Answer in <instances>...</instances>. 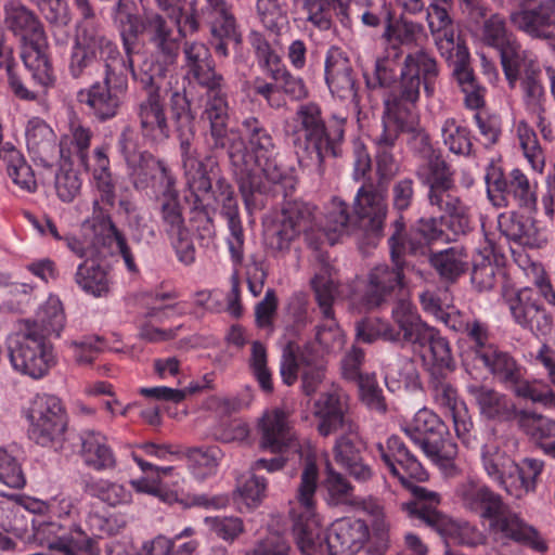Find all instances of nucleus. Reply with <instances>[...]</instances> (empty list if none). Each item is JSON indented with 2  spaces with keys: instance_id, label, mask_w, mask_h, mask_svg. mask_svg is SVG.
Instances as JSON below:
<instances>
[{
  "instance_id": "f257e3e1",
  "label": "nucleus",
  "mask_w": 555,
  "mask_h": 555,
  "mask_svg": "<svg viewBox=\"0 0 555 555\" xmlns=\"http://www.w3.org/2000/svg\"><path fill=\"white\" fill-rule=\"evenodd\" d=\"M422 145L427 162L420 165L416 176L427 189L429 207L439 216L421 217L408 232L405 230L406 254L427 256L434 242H450L472 230L469 207L461 198L455 184L454 172L440 153H436L426 133L415 138Z\"/></svg>"
},
{
  "instance_id": "f03ea898",
  "label": "nucleus",
  "mask_w": 555,
  "mask_h": 555,
  "mask_svg": "<svg viewBox=\"0 0 555 555\" xmlns=\"http://www.w3.org/2000/svg\"><path fill=\"white\" fill-rule=\"evenodd\" d=\"M169 105L171 119L178 133L185 183L196 197V202L199 201L202 195L211 194L215 203L220 206V212L228 223L227 244L231 260L235 266H240L244 260L245 235L234 189L224 177H219L212 184L211 176H215L219 165L212 154L202 156L194 144L195 116L184 88L170 90Z\"/></svg>"
},
{
  "instance_id": "7ed1b4c3",
  "label": "nucleus",
  "mask_w": 555,
  "mask_h": 555,
  "mask_svg": "<svg viewBox=\"0 0 555 555\" xmlns=\"http://www.w3.org/2000/svg\"><path fill=\"white\" fill-rule=\"evenodd\" d=\"M378 455L390 474L413 494V500L401 504V509L413 521L433 529L444 539L455 543L477 546L485 543V535L467 521H456L438 511L440 495L424 487L413 485L410 479L425 481L428 477L423 465L398 436L387 439L386 446L377 444Z\"/></svg>"
},
{
  "instance_id": "20e7f679",
  "label": "nucleus",
  "mask_w": 555,
  "mask_h": 555,
  "mask_svg": "<svg viewBox=\"0 0 555 555\" xmlns=\"http://www.w3.org/2000/svg\"><path fill=\"white\" fill-rule=\"evenodd\" d=\"M243 164L237 165L235 182L247 208L256 194L272 192L284 199L296 186L295 177L278 163L279 150L270 129L255 116L242 121Z\"/></svg>"
},
{
  "instance_id": "39448f33",
  "label": "nucleus",
  "mask_w": 555,
  "mask_h": 555,
  "mask_svg": "<svg viewBox=\"0 0 555 555\" xmlns=\"http://www.w3.org/2000/svg\"><path fill=\"white\" fill-rule=\"evenodd\" d=\"M64 324L61 301L50 298L33 320L24 321V327L11 341L9 349L13 369L36 380L46 377L56 364V356L48 337L53 334L59 337Z\"/></svg>"
},
{
  "instance_id": "423d86ee",
  "label": "nucleus",
  "mask_w": 555,
  "mask_h": 555,
  "mask_svg": "<svg viewBox=\"0 0 555 555\" xmlns=\"http://www.w3.org/2000/svg\"><path fill=\"white\" fill-rule=\"evenodd\" d=\"M455 495L463 508L488 521L490 533L498 539L513 541L540 553L547 550L539 531L483 482L465 479L457 485Z\"/></svg>"
},
{
  "instance_id": "0eeeda50",
  "label": "nucleus",
  "mask_w": 555,
  "mask_h": 555,
  "mask_svg": "<svg viewBox=\"0 0 555 555\" xmlns=\"http://www.w3.org/2000/svg\"><path fill=\"white\" fill-rule=\"evenodd\" d=\"M387 212L386 188L367 180L354 196V216L350 215L346 202L334 197L326 208L323 230L332 244L346 234L361 236L369 245H376L383 236Z\"/></svg>"
},
{
  "instance_id": "6e6552de",
  "label": "nucleus",
  "mask_w": 555,
  "mask_h": 555,
  "mask_svg": "<svg viewBox=\"0 0 555 555\" xmlns=\"http://www.w3.org/2000/svg\"><path fill=\"white\" fill-rule=\"evenodd\" d=\"M347 115L334 113L326 127L321 107L313 102L301 104L296 112L299 126L298 163L304 169L323 177L325 159L341 156Z\"/></svg>"
},
{
  "instance_id": "1a4fd4ad",
  "label": "nucleus",
  "mask_w": 555,
  "mask_h": 555,
  "mask_svg": "<svg viewBox=\"0 0 555 555\" xmlns=\"http://www.w3.org/2000/svg\"><path fill=\"white\" fill-rule=\"evenodd\" d=\"M350 398L341 389L322 393L313 404V415L318 421L320 436L336 435L333 457L341 468L363 457L365 442L360 435V426L353 417Z\"/></svg>"
},
{
  "instance_id": "9d476101",
  "label": "nucleus",
  "mask_w": 555,
  "mask_h": 555,
  "mask_svg": "<svg viewBox=\"0 0 555 555\" xmlns=\"http://www.w3.org/2000/svg\"><path fill=\"white\" fill-rule=\"evenodd\" d=\"M92 177L100 199L93 202L92 216L90 218L95 245L107 247L112 253L118 251L130 272H137L138 268L127 244L124 233L113 222L111 214L101 206V203L113 207L116 201L115 182L109 166L108 145L102 144L93 151Z\"/></svg>"
},
{
  "instance_id": "9b49d317",
  "label": "nucleus",
  "mask_w": 555,
  "mask_h": 555,
  "mask_svg": "<svg viewBox=\"0 0 555 555\" xmlns=\"http://www.w3.org/2000/svg\"><path fill=\"white\" fill-rule=\"evenodd\" d=\"M388 238L391 264L380 263L367 272L365 276L363 300L370 308L395 304L408 295V283L404 274L406 261L405 222L400 216L391 224Z\"/></svg>"
},
{
  "instance_id": "f8f14e48",
  "label": "nucleus",
  "mask_w": 555,
  "mask_h": 555,
  "mask_svg": "<svg viewBox=\"0 0 555 555\" xmlns=\"http://www.w3.org/2000/svg\"><path fill=\"white\" fill-rule=\"evenodd\" d=\"M391 320L408 345L428 350L424 358L436 357L440 362L450 360V344L440 332L422 321L415 306L405 298L395 302Z\"/></svg>"
},
{
  "instance_id": "ddd939ff",
  "label": "nucleus",
  "mask_w": 555,
  "mask_h": 555,
  "mask_svg": "<svg viewBox=\"0 0 555 555\" xmlns=\"http://www.w3.org/2000/svg\"><path fill=\"white\" fill-rule=\"evenodd\" d=\"M371 88L389 87L384 104L387 112L405 124L412 120L418 122L417 103L421 98V86L402 67L397 80L392 81V73L384 62L377 61L375 81L367 80Z\"/></svg>"
},
{
  "instance_id": "4468645a",
  "label": "nucleus",
  "mask_w": 555,
  "mask_h": 555,
  "mask_svg": "<svg viewBox=\"0 0 555 555\" xmlns=\"http://www.w3.org/2000/svg\"><path fill=\"white\" fill-rule=\"evenodd\" d=\"M31 527L35 541L50 550L64 555H78L79 552L101 555L98 541L90 538L79 526L66 527L49 516H34Z\"/></svg>"
},
{
  "instance_id": "2eb2a0df",
  "label": "nucleus",
  "mask_w": 555,
  "mask_h": 555,
  "mask_svg": "<svg viewBox=\"0 0 555 555\" xmlns=\"http://www.w3.org/2000/svg\"><path fill=\"white\" fill-rule=\"evenodd\" d=\"M311 287L323 319V323L317 326L315 339L326 351L340 348L343 334L333 309L338 295V284L330 266H322L320 272L315 273L311 280Z\"/></svg>"
},
{
  "instance_id": "dca6fc26",
  "label": "nucleus",
  "mask_w": 555,
  "mask_h": 555,
  "mask_svg": "<svg viewBox=\"0 0 555 555\" xmlns=\"http://www.w3.org/2000/svg\"><path fill=\"white\" fill-rule=\"evenodd\" d=\"M485 444L480 453L482 468L487 476L506 491V487L518 472V464L513 459L517 440L508 435H501L494 427L485 430Z\"/></svg>"
},
{
  "instance_id": "f3484780",
  "label": "nucleus",
  "mask_w": 555,
  "mask_h": 555,
  "mask_svg": "<svg viewBox=\"0 0 555 555\" xmlns=\"http://www.w3.org/2000/svg\"><path fill=\"white\" fill-rule=\"evenodd\" d=\"M485 179L488 186V196L494 205H502L495 202V196L492 194L498 192L501 202H505V205L513 202L519 208L528 211L535 210L538 204L537 185L531 183L520 169L514 168L507 176H504L495 166L490 165Z\"/></svg>"
},
{
  "instance_id": "a211bd4d",
  "label": "nucleus",
  "mask_w": 555,
  "mask_h": 555,
  "mask_svg": "<svg viewBox=\"0 0 555 555\" xmlns=\"http://www.w3.org/2000/svg\"><path fill=\"white\" fill-rule=\"evenodd\" d=\"M29 437L40 446H49L66 429V415L61 400L53 395H36L28 410Z\"/></svg>"
},
{
  "instance_id": "6ab92c4d",
  "label": "nucleus",
  "mask_w": 555,
  "mask_h": 555,
  "mask_svg": "<svg viewBox=\"0 0 555 555\" xmlns=\"http://www.w3.org/2000/svg\"><path fill=\"white\" fill-rule=\"evenodd\" d=\"M105 76L103 82H95L77 93V101L89 108L98 120L105 121L114 118L122 103V94L127 88L126 80L116 78L118 83L112 87L116 77V64L105 63Z\"/></svg>"
},
{
  "instance_id": "aec40b11",
  "label": "nucleus",
  "mask_w": 555,
  "mask_h": 555,
  "mask_svg": "<svg viewBox=\"0 0 555 555\" xmlns=\"http://www.w3.org/2000/svg\"><path fill=\"white\" fill-rule=\"evenodd\" d=\"M507 305L514 322L534 336H547L552 332L553 318L541 304L535 289L520 288L507 299Z\"/></svg>"
},
{
  "instance_id": "412c9836",
  "label": "nucleus",
  "mask_w": 555,
  "mask_h": 555,
  "mask_svg": "<svg viewBox=\"0 0 555 555\" xmlns=\"http://www.w3.org/2000/svg\"><path fill=\"white\" fill-rule=\"evenodd\" d=\"M431 364L428 370V392L435 404L449 413L452 421L468 413L466 403L460 398L456 388L451 383L449 372L454 369L452 351L450 350V360L446 363L440 362L436 357H427Z\"/></svg>"
},
{
  "instance_id": "4be33fe9",
  "label": "nucleus",
  "mask_w": 555,
  "mask_h": 555,
  "mask_svg": "<svg viewBox=\"0 0 555 555\" xmlns=\"http://www.w3.org/2000/svg\"><path fill=\"white\" fill-rule=\"evenodd\" d=\"M103 37H74L72 46L68 70L73 78L78 79L93 69H98L102 65L108 63L107 59H112L111 64L116 66H126L124 61L117 60L118 51L109 43L103 47Z\"/></svg>"
},
{
  "instance_id": "5701e85b",
  "label": "nucleus",
  "mask_w": 555,
  "mask_h": 555,
  "mask_svg": "<svg viewBox=\"0 0 555 555\" xmlns=\"http://www.w3.org/2000/svg\"><path fill=\"white\" fill-rule=\"evenodd\" d=\"M366 522L359 518L344 517L335 520L326 530V555H354L369 540Z\"/></svg>"
},
{
  "instance_id": "b1692460",
  "label": "nucleus",
  "mask_w": 555,
  "mask_h": 555,
  "mask_svg": "<svg viewBox=\"0 0 555 555\" xmlns=\"http://www.w3.org/2000/svg\"><path fill=\"white\" fill-rule=\"evenodd\" d=\"M325 81L333 96L349 101L359 108L358 85L349 59L337 48H332L325 60Z\"/></svg>"
},
{
  "instance_id": "393cba45",
  "label": "nucleus",
  "mask_w": 555,
  "mask_h": 555,
  "mask_svg": "<svg viewBox=\"0 0 555 555\" xmlns=\"http://www.w3.org/2000/svg\"><path fill=\"white\" fill-rule=\"evenodd\" d=\"M25 137L28 153L37 165L48 168L67 157L52 128L39 117L28 120Z\"/></svg>"
},
{
  "instance_id": "a878e982",
  "label": "nucleus",
  "mask_w": 555,
  "mask_h": 555,
  "mask_svg": "<svg viewBox=\"0 0 555 555\" xmlns=\"http://www.w3.org/2000/svg\"><path fill=\"white\" fill-rule=\"evenodd\" d=\"M127 171L129 180L137 191L153 188L155 192L176 184V178L166 162L150 152L143 153V156L128 164Z\"/></svg>"
},
{
  "instance_id": "bb28decb",
  "label": "nucleus",
  "mask_w": 555,
  "mask_h": 555,
  "mask_svg": "<svg viewBox=\"0 0 555 555\" xmlns=\"http://www.w3.org/2000/svg\"><path fill=\"white\" fill-rule=\"evenodd\" d=\"M482 417L496 422H508L518 417L515 403L506 395L480 383L466 386Z\"/></svg>"
},
{
  "instance_id": "cd10ccee",
  "label": "nucleus",
  "mask_w": 555,
  "mask_h": 555,
  "mask_svg": "<svg viewBox=\"0 0 555 555\" xmlns=\"http://www.w3.org/2000/svg\"><path fill=\"white\" fill-rule=\"evenodd\" d=\"M259 430L260 447L273 453H283L294 444L296 439L288 415L281 409L266 412L260 421Z\"/></svg>"
},
{
  "instance_id": "c85d7f7f",
  "label": "nucleus",
  "mask_w": 555,
  "mask_h": 555,
  "mask_svg": "<svg viewBox=\"0 0 555 555\" xmlns=\"http://www.w3.org/2000/svg\"><path fill=\"white\" fill-rule=\"evenodd\" d=\"M500 233L509 242L524 248H541L546 237L534 220L516 212L500 214L498 217Z\"/></svg>"
},
{
  "instance_id": "c756f323",
  "label": "nucleus",
  "mask_w": 555,
  "mask_h": 555,
  "mask_svg": "<svg viewBox=\"0 0 555 555\" xmlns=\"http://www.w3.org/2000/svg\"><path fill=\"white\" fill-rule=\"evenodd\" d=\"M21 57L33 79L48 88L54 85L55 76L49 59L47 37H22Z\"/></svg>"
},
{
  "instance_id": "7c9ffc66",
  "label": "nucleus",
  "mask_w": 555,
  "mask_h": 555,
  "mask_svg": "<svg viewBox=\"0 0 555 555\" xmlns=\"http://www.w3.org/2000/svg\"><path fill=\"white\" fill-rule=\"evenodd\" d=\"M138 117L145 138L153 142H164L170 137L165 107L157 90L147 91L146 98L139 103Z\"/></svg>"
},
{
  "instance_id": "2f4dec72",
  "label": "nucleus",
  "mask_w": 555,
  "mask_h": 555,
  "mask_svg": "<svg viewBox=\"0 0 555 555\" xmlns=\"http://www.w3.org/2000/svg\"><path fill=\"white\" fill-rule=\"evenodd\" d=\"M79 454L87 467L95 472L113 470L117 467L116 455L104 434L83 429L79 434Z\"/></svg>"
},
{
  "instance_id": "473e14b6",
  "label": "nucleus",
  "mask_w": 555,
  "mask_h": 555,
  "mask_svg": "<svg viewBox=\"0 0 555 555\" xmlns=\"http://www.w3.org/2000/svg\"><path fill=\"white\" fill-rule=\"evenodd\" d=\"M506 1L511 9H520L519 12L511 13L512 23L520 31L534 33L555 23V0H547L534 10H529L534 0Z\"/></svg>"
},
{
  "instance_id": "72a5a7b5",
  "label": "nucleus",
  "mask_w": 555,
  "mask_h": 555,
  "mask_svg": "<svg viewBox=\"0 0 555 555\" xmlns=\"http://www.w3.org/2000/svg\"><path fill=\"white\" fill-rule=\"evenodd\" d=\"M429 264L440 281L444 284H454L464 275L470 264L467 250L462 246H452L427 254Z\"/></svg>"
},
{
  "instance_id": "f704fd0d",
  "label": "nucleus",
  "mask_w": 555,
  "mask_h": 555,
  "mask_svg": "<svg viewBox=\"0 0 555 555\" xmlns=\"http://www.w3.org/2000/svg\"><path fill=\"white\" fill-rule=\"evenodd\" d=\"M401 67L423 87L426 98H434L440 77V68L437 60L431 54L423 49L411 52L406 54Z\"/></svg>"
},
{
  "instance_id": "c9c22d12",
  "label": "nucleus",
  "mask_w": 555,
  "mask_h": 555,
  "mask_svg": "<svg viewBox=\"0 0 555 555\" xmlns=\"http://www.w3.org/2000/svg\"><path fill=\"white\" fill-rule=\"evenodd\" d=\"M206 144L210 152L225 150L229 158L230 170L235 179L238 164H243V154L240 149L243 147V137L235 128L229 127V121L214 122L209 125L206 133Z\"/></svg>"
},
{
  "instance_id": "e433bc0d",
  "label": "nucleus",
  "mask_w": 555,
  "mask_h": 555,
  "mask_svg": "<svg viewBox=\"0 0 555 555\" xmlns=\"http://www.w3.org/2000/svg\"><path fill=\"white\" fill-rule=\"evenodd\" d=\"M115 24L120 35H170L172 28L167 25L166 20L158 13L150 11L143 16L132 14L119 9L115 15Z\"/></svg>"
},
{
  "instance_id": "4c0bfd02",
  "label": "nucleus",
  "mask_w": 555,
  "mask_h": 555,
  "mask_svg": "<svg viewBox=\"0 0 555 555\" xmlns=\"http://www.w3.org/2000/svg\"><path fill=\"white\" fill-rule=\"evenodd\" d=\"M489 372L506 388L512 389L524 376L522 367L506 351L493 345L478 359Z\"/></svg>"
},
{
  "instance_id": "58836bf2",
  "label": "nucleus",
  "mask_w": 555,
  "mask_h": 555,
  "mask_svg": "<svg viewBox=\"0 0 555 555\" xmlns=\"http://www.w3.org/2000/svg\"><path fill=\"white\" fill-rule=\"evenodd\" d=\"M184 54L190 68L189 73L198 85L218 86L222 76L215 72L210 52L204 43L197 41L185 43Z\"/></svg>"
},
{
  "instance_id": "ea45409f",
  "label": "nucleus",
  "mask_w": 555,
  "mask_h": 555,
  "mask_svg": "<svg viewBox=\"0 0 555 555\" xmlns=\"http://www.w3.org/2000/svg\"><path fill=\"white\" fill-rule=\"evenodd\" d=\"M164 229L168 235L188 230L179 202L176 184L155 191Z\"/></svg>"
},
{
  "instance_id": "a19ab883",
  "label": "nucleus",
  "mask_w": 555,
  "mask_h": 555,
  "mask_svg": "<svg viewBox=\"0 0 555 555\" xmlns=\"http://www.w3.org/2000/svg\"><path fill=\"white\" fill-rule=\"evenodd\" d=\"M0 158L7 164V172L13 183L26 192H35L37 182L31 167L27 164L21 151L7 142L0 150Z\"/></svg>"
},
{
  "instance_id": "79ce46f5",
  "label": "nucleus",
  "mask_w": 555,
  "mask_h": 555,
  "mask_svg": "<svg viewBox=\"0 0 555 555\" xmlns=\"http://www.w3.org/2000/svg\"><path fill=\"white\" fill-rule=\"evenodd\" d=\"M384 379L391 391L401 389H416L420 387V376L415 363L406 357H397L384 369Z\"/></svg>"
},
{
  "instance_id": "37998d69",
  "label": "nucleus",
  "mask_w": 555,
  "mask_h": 555,
  "mask_svg": "<svg viewBox=\"0 0 555 555\" xmlns=\"http://www.w3.org/2000/svg\"><path fill=\"white\" fill-rule=\"evenodd\" d=\"M487 246L479 253L473 262L470 281L478 292H486L493 288L499 272L498 266L492 258L495 257V244L486 234Z\"/></svg>"
},
{
  "instance_id": "c03bdc74",
  "label": "nucleus",
  "mask_w": 555,
  "mask_h": 555,
  "mask_svg": "<svg viewBox=\"0 0 555 555\" xmlns=\"http://www.w3.org/2000/svg\"><path fill=\"white\" fill-rule=\"evenodd\" d=\"M403 431L415 444L436 435H447V426L431 410L420 409L413 418L403 427Z\"/></svg>"
},
{
  "instance_id": "a18cd8bd",
  "label": "nucleus",
  "mask_w": 555,
  "mask_h": 555,
  "mask_svg": "<svg viewBox=\"0 0 555 555\" xmlns=\"http://www.w3.org/2000/svg\"><path fill=\"white\" fill-rule=\"evenodd\" d=\"M4 23L8 29L15 35H43V27L39 18L17 0H10L4 5Z\"/></svg>"
},
{
  "instance_id": "49530a36",
  "label": "nucleus",
  "mask_w": 555,
  "mask_h": 555,
  "mask_svg": "<svg viewBox=\"0 0 555 555\" xmlns=\"http://www.w3.org/2000/svg\"><path fill=\"white\" fill-rule=\"evenodd\" d=\"M543 467L544 463L541 460L524 459L521 464H518V472L513 474L506 487L507 494L520 499L530 492H534Z\"/></svg>"
},
{
  "instance_id": "de8ad7c7",
  "label": "nucleus",
  "mask_w": 555,
  "mask_h": 555,
  "mask_svg": "<svg viewBox=\"0 0 555 555\" xmlns=\"http://www.w3.org/2000/svg\"><path fill=\"white\" fill-rule=\"evenodd\" d=\"M83 490L111 506L128 504L132 501L131 490L126 486L102 478L87 476L82 479Z\"/></svg>"
},
{
  "instance_id": "09e8293b",
  "label": "nucleus",
  "mask_w": 555,
  "mask_h": 555,
  "mask_svg": "<svg viewBox=\"0 0 555 555\" xmlns=\"http://www.w3.org/2000/svg\"><path fill=\"white\" fill-rule=\"evenodd\" d=\"M75 282L86 293L102 297L109 292L107 271L95 261L86 260L80 263L75 273Z\"/></svg>"
},
{
  "instance_id": "8fccbe9b",
  "label": "nucleus",
  "mask_w": 555,
  "mask_h": 555,
  "mask_svg": "<svg viewBox=\"0 0 555 555\" xmlns=\"http://www.w3.org/2000/svg\"><path fill=\"white\" fill-rule=\"evenodd\" d=\"M294 533L301 555H326L325 532L322 531L314 520L296 524Z\"/></svg>"
},
{
  "instance_id": "3c124183",
  "label": "nucleus",
  "mask_w": 555,
  "mask_h": 555,
  "mask_svg": "<svg viewBox=\"0 0 555 555\" xmlns=\"http://www.w3.org/2000/svg\"><path fill=\"white\" fill-rule=\"evenodd\" d=\"M425 455L436 465L441 468L448 469L453 466V462L457 454V446L447 435H436L427 438L424 442L418 444Z\"/></svg>"
},
{
  "instance_id": "603ef678",
  "label": "nucleus",
  "mask_w": 555,
  "mask_h": 555,
  "mask_svg": "<svg viewBox=\"0 0 555 555\" xmlns=\"http://www.w3.org/2000/svg\"><path fill=\"white\" fill-rule=\"evenodd\" d=\"M441 137L448 150L461 156H470L473 140L470 130L454 118H447L441 126Z\"/></svg>"
},
{
  "instance_id": "864d4df0",
  "label": "nucleus",
  "mask_w": 555,
  "mask_h": 555,
  "mask_svg": "<svg viewBox=\"0 0 555 555\" xmlns=\"http://www.w3.org/2000/svg\"><path fill=\"white\" fill-rule=\"evenodd\" d=\"M487 43L496 49L506 78L511 83L517 79L520 46L515 37H485Z\"/></svg>"
},
{
  "instance_id": "5fc2aeb1",
  "label": "nucleus",
  "mask_w": 555,
  "mask_h": 555,
  "mask_svg": "<svg viewBox=\"0 0 555 555\" xmlns=\"http://www.w3.org/2000/svg\"><path fill=\"white\" fill-rule=\"evenodd\" d=\"M326 476L323 487L326 491V501L330 505H347L352 502L354 487L348 478L336 472L330 464L326 466Z\"/></svg>"
},
{
  "instance_id": "6e6d98bb",
  "label": "nucleus",
  "mask_w": 555,
  "mask_h": 555,
  "mask_svg": "<svg viewBox=\"0 0 555 555\" xmlns=\"http://www.w3.org/2000/svg\"><path fill=\"white\" fill-rule=\"evenodd\" d=\"M442 56H447L453 65V76L460 72H473L469 66V51L463 37H438L435 41Z\"/></svg>"
},
{
  "instance_id": "4d7b16f0",
  "label": "nucleus",
  "mask_w": 555,
  "mask_h": 555,
  "mask_svg": "<svg viewBox=\"0 0 555 555\" xmlns=\"http://www.w3.org/2000/svg\"><path fill=\"white\" fill-rule=\"evenodd\" d=\"M201 86L207 89V101L203 112V119L207 120L209 125L229 121V105L224 91L223 77L218 81V86L210 83Z\"/></svg>"
},
{
  "instance_id": "13d9d810",
  "label": "nucleus",
  "mask_w": 555,
  "mask_h": 555,
  "mask_svg": "<svg viewBox=\"0 0 555 555\" xmlns=\"http://www.w3.org/2000/svg\"><path fill=\"white\" fill-rule=\"evenodd\" d=\"M516 131L520 147L531 168L538 172H542L545 160L535 131L525 120H520L517 124Z\"/></svg>"
},
{
  "instance_id": "bf43d9fd",
  "label": "nucleus",
  "mask_w": 555,
  "mask_h": 555,
  "mask_svg": "<svg viewBox=\"0 0 555 555\" xmlns=\"http://www.w3.org/2000/svg\"><path fill=\"white\" fill-rule=\"evenodd\" d=\"M418 122L397 120L391 113L385 108L382 131L373 137L376 149H393L401 132H413Z\"/></svg>"
},
{
  "instance_id": "052dcab7",
  "label": "nucleus",
  "mask_w": 555,
  "mask_h": 555,
  "mask_svg": "<svg viewBox=\"0 0 555 555\" xmlns=\"http://www.w3.org/2000/svg\"><path fill=\"white\" fill-rule=\"evenodd\" d=\"M249 369L257 380L260 389L266 393L273 392L272 373L267 364V349L262 343L255 340L251 343Z\"/></svg>"
},
{
  "instance_id": "680f3d73",
  "label": "nucleus",
  "mask_w": 555,
  "mask_h": 555,
  "mask_svg": "<svg viewBox=\"0 0 555 555\" xmlns=\"http://www.w3.org/2000/svg\"><path fill=\"white\" fill-rule=\"evenodd\" d=\"M518 423L521 429L534 440L555 438V421L541 414L519 411Z\"/></svg>"
},
{
  "instance_id": "e2e57ef3",
  "label": "nucleus",
  "mask_w": 555,
  "mask_h": 555,
  "mask_svg": "<svg viewBox=\"0 0 555 555\" xmlns=\"http://www.w3.org/2000/svg\"><path fill=\"white\" fill-rule=\"evenodd\" d=\"M204 524L211 534L227 543H233L245 531L243 519L236 516L205 517Z\"/></svg>"
},
{
  "instance_id": "0e129e2a",
  "label": "nucleus",
  "mask_w": 555,
  "mask_h": 555,
  "mask_svg": "<svg viewBox=\"0 0 555 555\" xmlns=\"http://www.w3.org/2000/svg\"><path fill=\"white\" fill-rule=\"evenodd\" d=\"M189 468L193 476L203 480L215 474L217 467V449L191 448L186 451Z\"/></svg>"
},
{
  "instance_id": "69168bd1",
  "label": "nucleus",
  "mask_w": 555,
  "mask_h": 555,
  "mask_svg": "<svg viewBox=\"0 0 555 555\" xmlns=\"http://www.w3.org/2000/svg\"><path fill=\"white\" fill-rule=\"evenodd\" d=\"M461 335L475 359H479L483 352L494 345L490 340L488 325L476 318L470 320Z\"/></svg>"
},
{
  "instance_id": "338daca9",
  "label": "nucleus",
  "mask_w": 555,
  "mask_h": 555,
  "mask_svg": "<svg viewBox=\"0 0 555 555\" xmlns=\"http://www.w3.org/2000/svg\"><path fill=\"white\" fill-rule=\"evenodd\" d=\"M306 29L309 31H327L332 27L331 10L332 3L328 0H305Z\"/></svg>"
},
{
  "instance_id": "774afa93",
  "label": "nucleus",
  "mask_w": 555,
  "mask_h": 555,
  "mask_svg": "<svg viewBox=\"0 0 555 555\" xmlns=\"http://www.w3.org/2000/svg\"><path fill=\"white\" fill-rule=\"evenodd\" d=\"M278 217L293 225L294 230L300 234L311 227L313 207L300 201L285 202Z\"/></svg>"
}]
</instances>
